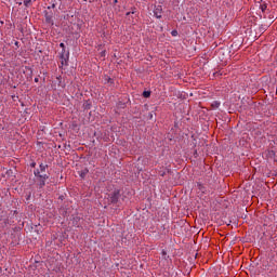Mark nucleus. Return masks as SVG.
Masks as SVG:
<instances>
[{"label":"nucleus","mask_w":277,"mask_h":277,"mask_svg":"<svg viewBox=\"0 0 277 277\" xmlns=\"http://www.w3.org/2000/svg\"><path fill=\"white\" fill-rule=\"evenodd\" d=\"M39 168H40V172H47V164L41 163V164L39 166Z\"/></svg>","instance_id":"obj_6"},{"label":"nucleus","mask_w":277,"mask_h":277,"mask_svg":"<svg viewBox=\"0 0 277 277\" xmlns=\"http://www.w3.org/2000/svg\"><path fill=\"white\" fill-rule=\"evenodd\" d=\"M119 196H120V190H114V193L109 196L110 202H118Z\"/></svg>","instance_id":"obj_2"},{"label":"nucleus","mask_w":277,"mask_h":277,"mask_svg":"<svg viewBox=\"0 0 277 277\" xmlns=\"http://www.w3.org/2000/svg\"><path fill=\"white\" fill-rule=\"evenodd\" d=\"M115 3H118V0H115Z\"/></svg>","instance_id":"obj_16"},{"label":"nucleus","mask_w":277,"mask_h":277,"mask_svg":"<svg viewBox=\"0 0 277 277\" xmlns=\"http://www.w3.org/2000/svg\"><path fill=\"white\" fill-rule=\"evenodd\" d=\"M31 168H36V162H32V163H31Z\"/></svg>","instance_id":"obj_13"},{"label":"nucleus","mask_w":277,"mask_h":277,"mask_svg":"<svg viewBox=\"0 0 277 277\" xmlns=\"http://www.w3.org/2000/svg\"><path fill=\"white\" fill-rule=\"evenodd\" d=\"M211 107L213 109H217V107H220V102H217V101L212 102Z\"/></svg>","instance_id":"obj_5"},{"label":"nucleus","mask_w":277,"mask_h":277,"mask_svg":"<svg viewBox=\"0 0 277 277\" xmlns=\"http://www.w3.org/2000/svg\"><path fill=\"white\" fill-rule=\"evenodd\" d=\"M161 6H157L155 10H154V15L156 16V18H161Z\"/></svg>","instance_id":"obj_3"},{"label":"nucleus","mask_w":277,"mask_h":277,"mask_svg":"<svg viewBox=\"0 0 277 277\" xmlns=\"http://www.w3.org/2000/svg\"><path fill=\"white\" fill-rule=\"evenodd\" d=\"M101 57H105V51L101 52Z\"/></svg>","instance_id":"obj_12"},{"label":"nucleus","mask_w":277,"mask_h":277,"mask_svg":"<svg viewBox=\"0 0 277 277\" xmlns=\"http://www.w3.org/2000/svg\"><path fill=\"white\" fill-rule=\"evenodd\" d=\"M171 36H173V37L179 36V31H176V30H172V31H171Z\"/></svg>","instance_id":"obj_9"},{"label":"nucleus","mask_w":277,"mask_h":277,"mask_svg":"<svg viewBox=\"0 0 277 277\" xmlns=\"http://www.w3.org/2000/svg\"><path fill=\"white\" fill-rule=\"evenodd\" d=\"M35 176H37L39 179L40 187H44L47 180L49 179V175H47V174L41 175L40 170H36Z\"/></svg>","instance_id":"obj_1"},{"label":"nucleus","mask_w":277,"mask_h":277,"mask_svg":"<svg viewBox=\"0 0 277 277\" xmlns=\"http://www.w3.org/2000/svg\"><path fill=\"white\" fill-rule=\"evenodd\" d=\"M159 174L160 176H166V171H160Z\"/></svg>","instance_id":"obj_10"},{"label":"nucleus","mask_w":277,"mask_h":277,"mask_svg":"<svg viewBox=\"0 0 277 277\" xmlns=\"http://www.w3.org/2000/svg\"><path fill=\"white\" fill-rule=\"evenodd\" d=\"M143 96H144L145 98H148V97L150 96V92L145 91V92L143 93Z\"/></svg>","instance_id":"obj_8"},{"label":"nucleus","mask_w":277,"mask_h":277,"mask_svg":"<svg viewBox=\"0 0 277 277\" xmlns=\"http://www.w3.org/2000/svg\"><path fill=\"white\" fill-rule=\"evenodd\" d=\"M266 9H267L266 5H262V12H265Z\"/></svg>","instance_id":"obj_11"},{"label":"nucleus","mask_w":277,"mask_h":277,"mask_svg":"<svg viewBox=\"0 0 277 277\" xmlns=\"http://www.w3.org/2000/svg\"><path fill=\"white\" fill-rule=\"evenodd\" d=\"M30 3H31V0H24V5L26 8H29Z\"/></svg>","instance_id":"obj_7"},{"label":"nucleus","mask_w":277,"mask_h":277,"mask_svg":"<svg viewBox=\"0 0 277 277\" xmlns=\"http://www.w3.org/2000/svg\"><path fill=\"white\" fill-rule=\"evenodd\" d=\"M162 254H164V255H166V251H162Z\"/></svg>","instance_id":"obj_15"},{"label":"nucleus","mask_w":277,"mask_h":277,"mask_svg":"<svg viewBox=\"0 0 277 277\" xmlns=\"http://www.w3.org/2000/svg\"><path fill=\"white\" fill-rule=\"evenodd\" d=\"M60 47L62 49V54L61 57H64L65 53H66V45L64 43H60Z\"/></svg>","instance_id":"obj_4"},{"label":"nucleus","mask_w":277,"mask_h":277,"mask_svg":"<svg viewBox=\"0 0 277 277\" xmlns=\"http://www.w3.org/2000/svg\"><path fill=\"white\" fill-rule=\"evenodd\" d=\"M36 83H38V78H35Z\"/></svg>","instance_id":"obj_14"}]
</instances>
